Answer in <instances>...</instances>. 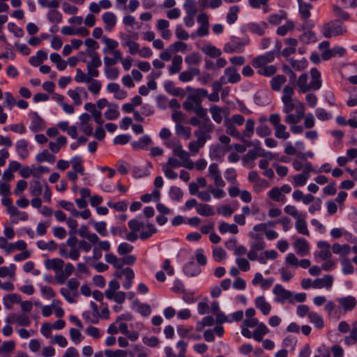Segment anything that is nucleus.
Instances as JSON below:
<instances>
[{
    "mask_svg": "<svg viewBox=\"0 0 357 357\" xmlns=\"http://www.w3.org/2000/svg\"><path fill=\"white\" fill-rule=\"evenodd\" d=\"M244 122L245 118L241 114H234L231 117H226L224 120L226 133L242 142H243L244 137L250 138L254 134L255 121L252 119H248L243 134H241L236 126H242Z\"/></svg>",
    "mask_w": 357,
    "mask_h": 357,
    "instance_id": "obj_1",
    "label": "nucleus"
},
{
    "mask_svg": "<svg viewBox=\"0 0 357 357\" xmlns=\"http://www.w3.org/2000/svg\"><path fill=\"white\" fill-rule=\"evenodd\" d=\"M295 93L294 88L290 85H285L282 89V96L281 98L283 103V112L286 114L291 113L294 109L296 112L305 110L304 104L293 96Z\"/></svg>",
    "mask_w": 357,
    "mask_h": 357,
    "instance_id": "obj_2",
    "label": "nucleus"
},
{
    "mask_svg": "<svg viewBox=\"0 0 357 357\" xmlns=\"http://www.w3.org/2000/svg\"><path fill=\"white\" fill-rule=\"evenodd\" d=\"M183 109L188 112H194L200 118H206L207 109L202 105V100L190 93L187 96L185 100L183 102Z\"/></svg>",
    "mask_w": 357,
    "mask_h": 357,
    "instance_id": "obj_3",
    "label": "nucleus"
},
{
    "mask_svg": "<svg viewBox=\"0 0 357 357\" xmlns=\"http://www.w3.org/2000/svg\"><path fill=\"white\" fill-rule=\"evenodd\" d=\"M321 32L326 38L343 36L347 33L346 26L337 20H331L321 27Z\"/></svg>",
    "mask_w": 357,
    "mask_h": 357,
    "instance_id": "obj_4",
    "label": "nucleus"
},
{
    "mask_svg": "<svg viewBox=\"0 0 357 357\" xmlns=\"http://www.w3.org/2000/svg\"><path fill=\"white\" fill-rule=\"evenodd\" d=\"M203 119L202 125L194 132V135L197 137V141L204 145L207 140L211 139V133L214 130V126L208 116Z\"/></svg>",
    "mask_w": 357,
    "mask_h": 357,
    "instance_id": "obj_5",
    "label": "nucleus"
},
{
    "mask_svg": "<svg viewBox=\"0 0 357 357\" xmlns=\"http://www.w3.org/2000/svg\"><path fill=\"white\" fill-rule=\"evenodd\" d=\"M273 292L276 296L275 301L277 302L283 303L286 300H288L290 303H293L292 293L285 289L281 284H275Z\"/></svg>",
    "mask_w": 357,
    "mask_h": 357,
    "instance_id": "obj_6",
    "label": "nucleus"
},
{
    "mask_svg": "<svg viewBox=\"0 0 357 357\" xmlns=\"http://www.w3.org/2000/svg\"><path fill=\"white\" fill-rule=\"evenodd\" d=\"M208 176L213 181L215 187L223 188L225 186L218 164L212 163L209 165Z\"/></svg>",
    "mask_w": 357,
    "mask_h": 357,
    "instance_id": "obj_7",
    "label": "nucleus"
},
{
    "mask_svg": "<svg viewBox=\"0 0 357 357\" xmlns=\"http://www.w3.org/2000/svg\"><path fill=\"white\" fill-rule=\"evenodd\" d=\"M274 59V53L273 52H269L265 54L254 58L252 61V65L255 68L269 66L268 63L273 62Z\"/></svg>",
    "mask_w": 357,
    "mask_h": 357,
    "instance_id": "obj_8",
    "label": "nucleus"
},
{
    "mask_svg": "<svg viewBox=\"0 0 357 357\" xmlns=\"http://www.w3.org/2000/svg\"><path fill=\"white\" fill-rule=\"evenodd\" d=\"M337 301L340 305V307L345 312L352 310L357 304L356 299L352 296L340 297L338 298Z\"/></svg>",
    "mask_w": 357,
    "mask_h": 357,
    "instance_id": "obj_9",
    "label": "nucleus"
},
{
    "mask_svg": "<svg viewBox=\"0 0 357 357\" xmlns=\"http://www.w3.org/2000/svg\"><path fill=\"white\" fill-rule=\"evenodd\" d=\"M209 112L211 114L213 120L216 123H220L222 121L223 116L225 117L224 119L226 117H229V112L225 111L222 107L218 105L211 107Z\"/></svg>",
    "mask_w": 357,
    "mask_h": 357,
    "instance_id": "obj_10",
    "label": "nucleus"
},
{
    "mask_svg": "<svg viewBox=\"0 0 357 357\" xmlns=\"http://www.w3.org/2000/svg\"><path fill=\"white\" fill-rule=\"evenodd\" d=\"M226 83L235 84L241 80V75L236 68L231 66L226 68L224 70V76Z\"/></svg>",
    "mask_w": 357,
    "mask_h": 357,
    "instance_id": "obj_11",
    "label": "nucleus"
},
{
    "mask_svg": "<svg viewBox=\"0 0 357 357\" xmlns=\"http://www.w3.org/2000/svg\"><path fill=\"white\" fill-rule=\"evenodd\" d=\"M311 80L310 82V91H316L321 87L322 82L321 79V73L315 68L310 70Z\"/></svg>",
    "mask_w": 357,
    "mask_h": 357,
    "instance_id": "obj_12",
    "label": "nucleus"
},
{
    "mask_svg": "<svg viewBox=\"0 0 357 357\" xmlns=\"http://www.w3.org/2000/svg\"><path fill=\"white\" fill-rule=\"evenodd\" d=\"M294 246L296 253L300 256H305L309 252V245L307 241L304 238H298L296 239Z\"/></svg>",
    "mask_w": 357,
    "mask_h": 357,
    "instance_id": "obj_13",
    "label": "nucleus"
},
{
    "mask_svg": "<svg viewBox=\"0 0 357 357\" xmlns=\"http://www.w3.org/2000/svg\"><path fill=\"white\" fill-rule=\"evenodd\" d=\"M45 128V123L43 119L36 112L33 113L30 130L33 132H37L43 130Z\"/></svg>",
    "mask_w": 357,
    "mask_h": 357,
    "instance_id": "obj_14",
    "label": "nucleus"
},
{
    "mask_svg": "<svg viewBox=\"0 0 357 357\" xmlns=\"http://www.w3.org/2000/svg\"><path fill=\"white\" fill-rule=\"evenodd\" d=\"M255 304L263 314L268 315L271 310V305L266 301L264 296H258L255 300Z\"/></svg>",
    "mask_w": 357,
    "mask_h": 357,
    "instance_id": "obj_15",
    "label": "nucleus"
},
{
    "mask_svg": "<svg viewBox=\"0 0 357 357\" xmlns=\"http://www.w3.org/2000/svg\"><path fill=\"white\" fill-rule=\"evenodd\" d=\"M90 119L91 116L87 113H84L79 116L80 128L86 135H91L93 132V128L91 125L89 123Z\"/></svg>",
    "mask_w": 357,
    "mask_h": 357,
    "instance_id": "obj_16",
    "label": "nucleus"
},
{
    "mask_svg": "<svg viewBox=\"0 0 357 357\" xmlns=\"http://www.w3.org/2000/svg\"><path fill=\"white\" fill-rule=\"evenodd\" d=\"M333 278L332 275H326L322 278H318L314 280L313 287L317 289L326 288L329 289L333 284Z\"/></svg>",
    "mask_w": 357,
    "mask_h": 357,
    "instance_id": "obj_17",
    "label": "nucleus"
},
{
    "mask_svg": "<svg viewBox=\"0 0 357 357\" xmlns=\"http://www.w3.org/2000/svg\"><path fill=\"white\" fill-rule=\"evenodd\" d=\"M200 74V70L197 68L190 67L187 70L180 73L178 79L182 82H190L192 80L195 76Z\"/></svg>",
    "mask_w": 357,
    "mask_h": 357,
    "instance_id": "obj_18",
    "label": "nucleus"
},
{
    "mask_svg": "<svg viewBox=\"0 0 357 357\" xmlns=\"http://www.w3.org/2000/svg\"><path fill=\"white\" fill-rule=\"evenodd\" d=\"M308 75L307 73L301 74L296 81V86L298 88L300 93H305L310 91V84H307Z\"/></svg>",
    "mask_w": 357,
    "mask_h": 357,
    "instance_id": "obj_19",
    "label": "nucleus"
},
{
    "mask_svg": "<svg viewBox=\"0 0 357 357\" xmlns=\"http://www.w3.org/2000/svg\"><path fill=\"white\" fill-rule=\"evenodd\" d=\"M102 20L105 24V29L111 31L116 24V17L112 12H106L102 15Z\"/></svg>",
    "mask_w": 357,
    "mask_h": 357,
    "instance_id": "obj_20",
    "label": "nucleus"
},
{
    "mask_svg": "<svg viewBox=\"0 0 357 357\" xmlns=\"http://www.w3.org/2000/svg\"><path fill=\"white\" fill-rule=\"evenodd\" d=\"M267 28V24L264 22H250L248 24V30L259 36H262L264 33L265 29Z\"/></svg>",
    "mask_w": 357,
    "mask_h": 357,
    "instance_id": "obj_21",
    "label": "nucleus"
},
{
    "mask_svg": "<svg viewBox=\"0 0 357 357\" xmlns=\"http://www.w3.org/2000/svg\"><path fill=\"white\" fill-rule=\"evenodd\" d=\"M45 266L47 269L54 270L55 272H57L63 268L64 261L59 258L47 259L45 261Z\"/></svg>",
    "mask_w": 357,
    "mask_h": 357,
    "instance_id": "obj_22",
    "label": "nucleus"
},
{
    "mask_svg": "<svg viewBox=\"0 0 357 357\" xmlns=\"http://www.w3.org/2000/svg\"><path fill=\"white\" fill-rule=\"evenodd\" d=\"M268 195L270 199L273 200L274 202H285L286 197L284 194H282L281 190L279 187H273L268 193Z\"/></svg>",
    "mask_w": 357,
    "mask_h": 357,
    "instance_id": "obj_23",
    "label": "nucleus"
},
{
    "mask_svg": "<svg viewBox=\"0 0 357 357\" xmlns=\"http://www.w3.org/2000/svg\"><path fill=\"white\" fill-rule=\"evenodd\" d=\"M268 333L269 329L267 328V326L264 324L260 323L257 326V328L254 331L252 336L255 340L261 342L262 341L264 335Z\"/></svg>",
    "mask_w": 357,
    "mask_h": 357,
    "instance_id": "obj_24",
    "label": "nucleus"
},
{
    "mask_svg": "<svg viewBox=\"0 0 357 357\" xmlns=\"http://www.w3.org/2000/svg\"><path fill=\"white\" fill-rule=\"evenodd\" d=\"M286 81L287 78L283 75H278L273 77L270 81L271 89L275 91H279Z\"/></svg>",
    "mask_w": 357,
    "mask_h": 357,
    "instance_id": "obj_25",
    "label": "nucleus"
},
{
    "mask_svg": "<svg viewBox=\"0 0 357 357\" xmlns=\"http://www.w3.org/2000/svg\"><path fill=\"white\" fill-rule=\"evenodd\" d=\"M47 59V53L43 50H38L35 56L29 58V63L33 66H38Z\"/></svg>",
    "mask_w": 357,
    "mask_h": 357,
    "instance_id": "obj_26",
    "label": "nucleus"
},
{
    "mask_svg": "<svg viewBox=\"0 0 357 357\" xmlns=\"http://www.w3.org/2000/svg\"><path fill=\"white\" fill-rule=\"evenodd\" d=\"M182 62L183 59L181 56H174L172 61V65L169 67V73L172 75L178 73L181 69Z\"/></svg>",
    "mask_w": 357,
    "mask_h": 357,
    "instance_id": "obj_27",
    "label": "nucleus"
},
{
    "mask_svg": "<svg viewBox=\"0 0 357 357\" xmlns=\"http://www.w3.org/2000/svg\"><path fill=\"white\" fill-rule=\"evenodd\" d=\"M67 144V139L64 136H60L56 139V142H50L49 144L50 149L52 152L56 153L61 148Z\"/></svg>",
    "mask_w": 357,
    "mask_h": 357,
    "instance_id": "obj_28",
    "label": "nucleus"
},
{
    "mask_svg": "<svg viewBox=\"0 0 357 357\" xmlns=\"http://www.w3.org/2000/svg\"><path fill=\"white\" fill-rule=\"evenodd\" d=\"M102 63H96V62H87L86 63V75L91 77V79L93 77H98L99 76V70L98 68L101 66Z\"/></svg>",
    "mask_w": 357,
    "mask_h": 357,
    "instance_id": "obj_29",
    "label": "nucleus"
},
{
    "mask_svg": "<svg viewBox=\"0 0 357 357\" xmlns=\"http://www.w3.org/2000/svg\"><path fill=\"white\" fill-rule=\"evenodd\" d=\"M202 51L204 54H206V55H208V56L212 57V58H218L222 54L221 50L220 49L215 47V46H213L212 45H209V44L204 45L202 47Z\"/></svg>",
    "mask_w": 357,
    "mask_h": 357,
    "instance_id": "obj_30",
    "label": "nucleus"
},
{
    "mask_svg": "<svg viewBox=\"0 0 357 357\" xmlns=\"http://www.w3.org/2000/svg\"><path fill=\"white\" fill-rule=\"evenodd\" d=\"M259 75L264 77H271L277 73V68L274 65H269L255 68Z\"/></svg>",
    "mask_w": 357,
    "mask_h": 357,
    "instance_id": "obj_31",
    "label": "nucleus"
},
{
    "mask_svg": "<svg viewBox=\"0 0 357 357\" xmlns=\"http://www.w3.org/2000/svg\"><path fill=\"white\" fill-rule=\"evenodd\" d=\"M118 108L117 105L109 103V105H108V109L104 114L106 119L114 120L117 119L119 116Z\"/></svg>",
    "mask_w": 357,
    "mask_h": 357,
    "instance_id": "obj_32",
    "label": "nucleus"
},
{
    "mask_svg": "<svg viewBox=\"0 0 357 357\" xmlns=\"http://www.w3.org/2000/svg\"><path fill=\"white\" fill-rule=\"evenodd\" d=\"M333 253L338 254L342 256H347L351 252V248L349 245H340L339 243H334L332 246Z\"/></svg>",
    "mask_w": 357,
    "mask_h": 357,
    "instance_id": "obj_33",
    "label": "nucleus"
},
{
    "mask_svg": "<svg viewBox=\"0 0 357 357\" xmlns=\"http://www.w3.org/2000/svg\"><path fill=\"white\" fill-rule=\"evenodd\" d=\"M295 227L298 233L303 235L309 236L310 232L307 227L306 221L301 216L296 218V222L295 224Z\"/></svg>",
    "mask_w": 357,
    "mask_h": 357,
    "instance_id": "obj_34",
    "label": "nucleus"
},
{
    "mask_svg": "<svg viewBox=\"0 0 357 357\" xmlns=\"http://www.w3.org/2000/svg\"><path fill=\"white\" fill-rule=\"evenodd\" d=\"M152 142L151 137L148 135H144L138 141L133 142L132 146L134 149H142Z\"/></svg>",
    "mask_w": 357,
    "mask_h": 357,
    "instance_id": "obj_35",
    "label": "nucleus"
},
{
    "mask_svg": "<svg viewBox=\"0 0 357 357\" xmlns=\"http://www.w3.org/2000/svg\"><path fill=\"white\" fill-rule=\"evenodd\" d=\"M86 83L88 84V90L93 95L99 93L102 87V84L100 81L90 77Z\"/></svg>",
    "mask_w": 357,
    "mask_h": 357,
    "instance_id": "obj_36",
    "label": "nucleus"
},
{
    "mask_svg": "<svg viewBox=\"0 0 357 357\" xmlns=\"http://www.w3.org/2000/svg\"><path fill=\"white\" fill-rule=\"evenodd\" d=\"M299 5V12L302 17L305 20L308 19L310 17V9L312 6L310 3L303 2L301 0H298Z\"/></svg>",
    "mask_w": 357,
    "mask_h": 357,
    "instance_id": "obj_37",
    "label": "nucleus"
},
{
    "mask_svg": "<svg viewBox=\"0 0 357 357\" xmlns=\"http://www.w3.org/2000/svg\"><path fill=\"white\" fill-rule=\"evenodd\" d=\"M190 153L187 152L186 151H183V152L178 156L182 163V167H184L188 169H194V162L190 159Z\"/></svg>",
    "mask_w": 357,
    "mask_h": 357,
    "instance_id": "obj_38",
    "label": "nucleus"
},
{
    "mask_svg": "<svg viewBox=\"0 0 357 357\" xmlns=\"http://www.w3.org/2000/svg\"><path fill=\"white\" fill-rule=\"evenodd\" d=\"M15 342L13 340L2 342L0 340V354H10L15 350Z\"/></svg>",
    "mask_w": 357,
    "mask_h": 357,
    "instance_id": "obj_39",
    "label": "nucleus"
},
{
    "mask_svg": "<svg viewBox=\"0 0 357 357\" xmlns=\"http://www.w3.org/2000/svg\"><path fill=\"white\" fill-rule=\"evenodd\" d=\"M197 212L202 216H211L214 214L213 207L208 204H199L197 206Z\"/></svg>",
    "mask_w": 357,
    "mask_h": 357,
    "instance_id": "obj_40",
    "label": "nucleus"
},
{
    "mask_svg": "<svg viewBox=\"0 0 357 357\" xmlns=\"http://www.w3.org/2000/svg\"><path fill=\"white\" fill-rule=\"evenodd\" d=\"M36 159L38 162L47 161L50 163H54L56 160L55 156L50 153L47 150H45L38 153Z\"/></svg>",
    "mask_w": 357,
    "mask_h": 357,
    "instance_id": "obj_41",
    "label": "nucleus"
},
{
    "mask_svg": "<svg viewBox=\"0 0 357 357\" xmlns=\"http://www.w3.org/2000/svg\"><path fill=\"white\" fill-rule=\"evenodd\" d=\"M304 116V112L299 111L296 112V114L294 115L291 113L287 114L285 117V122L288 124L294 125L298 123Z\"/></svg>",
    "mask_w": 357,
    "mask_h": 357,
    "instance_id": "obj_42",
    "label": "nucleus"
},
{
    "mask_svg": "<svg viewBox=\"0 0 357 357\" xmlns=\"http://www.w3.org/2000/svg\"><path fill=\"white\" fill-rule=\"evenodd\" d=\"M309 319L310 321L317 328L321 329L324 326V319L318 314L317 312H311L310 314H309Z\"/></svg>",
    "mask_w": 357,
    "mask_h": 357,
    "instance_id": "obj_43",
    "label": "nucleus"
},
{
    "mask_svg": "<svg viewBox=\"0 0 357 357\" xmlns=\"http://www.w3.org/2000/svg\"><path fill=\"white\" fill-rule=\"evenodd\" d=\"M16 266L15 264H11L8 267H0V278H5L9 276L11 278H15Z\"/></svg>",
    "mask_w": 357,
    "mask_h": 357,
    "instance_id": "obj_44",
    "label": "nucleus"
},
{
    "mask_svg": "<svg viewBox=\"0 0 357 357\" xmlns=\"http://www.w3.org/2000/svg\"><path fill=\"white\" fill-rule=\"evenodd\" d=\"M175 130L178 135L183 136L185 139H188L191 136V128L178 123L175 126Z\"/></svg>",
    "mask_w": 357,
    "mask_h": 357,
    "instance_id": "obj_45",
    "label": "nucleus"
},
{
    "mask_svg": "<svg viewBox=\"0 0 357 357\" xmlns=\"http://www.w3.org/2000/svg\"><path fill=\"white\" fill-rule=\"evenodd\" d=\"M309 177L310 174H308L307 172H303L301 174L294 176L293 180L294 186L299 187L304 185L306 183Z\"/></svg>",
    "mask_w": 357,
    "mask_h": 357,
    "instance_id": "obj_46",
    "label": "nucleus"
},
{
    "mask_svg": "<svg viewBox=\"0 0 357 357\" xmlns=\"http://www.w3.org/2000/svg\"><path fill=\"white\" fill-rule=\"evenodd\" d=\"M102 42L105 44L106 47L103 48L102 51L105 53H108L110 51H114L119 46V43L114 39L107 37L102 38Z\"/></svg>",
    "mask_w": 357,
    "mask_h": 357,
    "instance_id": "obj_47",
    "label": "nucleus"
},
{
    "mask_svg": "<svg viewBox=\"0 0 357 357\" xmlns=\"http://www.w3.org/2000/svg\"><path fill=\"white\" fill-rule=\"evenodd\" d=\"M146 230H142L139 234V238L142 240H146L150 238L153 234L156 233L157 229L154 227L153 225L151 223H147L146 225Z\"/></svg>",
    "mask_w": 357,
    "mask_h": 357,
    "instance_id": "obj_48",
    "label": "nucleus"
},
{
    "mask_svg": "<svg viewBox=\"0 0 357 357\" xmlns=\"http://www.w3.org/2000/svg\"><path fill=\"white\" fill-rule=\"evenodd\" d=\"M183 6L187 15L195 16L197 14V8L195 0H186Z\"/></svg>",
    "mask_w": 357,
    "mask_h": 357,
    "instance_id": "obj_49",
    "label": "nucleus"
},
{
    "mask_svg": "<svg viewBox=\"0 0 357 357\" xmlns=\"http://www.w3.org/2000/svg\"><path fill=\"white\" fill-rule=\"evenodd\" d=\"M27 145L28 144L25 140H20L16 144L17 152L22 158H26L29 155Z\"/></svg>",
    "mask_w": 357,
    "mask_h": 357,
    "instance_id": "obj_50",
    "label": "nucleus"
},
{
    "mask_svg": "<svg viewBox=\"0 0 357 357\" xmlns=\"http://www.w3.org/2000/svg\"><path fill=\"white\" fill-rule=\"evenodd\" d=\"M214 324V319L211 316H207L202 319L201 321L197 323L196 330L202 331L206 326H211Z\"/></svg>",
    "mask_w": 357,
    "mask_h": 357,
    "instance_id": "obj_51",
    "label": "nucleus"
},
{
    "mask_svg": "<svg viewBox=\"0 0 357 357\" xmlns=\"http://www.w3.org/2000/svg\"><path fill=\"white\" fill-rule=\"evenodd\" d=\"M219 231L222 234L229 231L235 234L238 233V227L235 224L229 225L226 222H221L219 225Z\"/></svg>",
    "mask_w": 357,
    "mask_h": 357,
    "instance_id": "obj_52",
    "label": "nucleus"
},
{
    "mask_svg": "<svg viewBox=\"0 0 357 357\" xmlns=\"http://www.w3.org/2000/svg\"><path fill=\"white\" fill-rule=\"evenodd\" d=\"M201 61L202 56L198 52H192L185 58V63L190 66L197 65L201 62Z\"/></svg>",
    "mask_w": 357,
    "mask_h": 357,
    "instance_id": "obj_53",
    "label": "nucleus"
},
{
    "mask_svg": "<svg viewBox=\"0 0 357 357\" xmlns=\"http://www.w3.org/2000/svg\"><path fill=\"white\" fill-rule=\"evenodd\" d=\"M238 12L239 7L238 6H231L227 15V22L230 24L234 23L237 20Z\"/></svg>",
    "mask_w": 357,
    "mask_h": 357,
    "instance_id": "obj_54",
    "label": "nucleus"
},
{
    "mask_svg": "<svg viewBox=\"0 0 357 357\" xmlns=\"http://www.w3.org/2000/svg\"><path fill=\"white\" fill-rule=\"evenodd\" d=\"M105 261L108 264L113 265L116 268H120L123 266V262L121 261V259H118L112 253L105 255Z\"/></svg>",
    "mask_w": 357,
    "mask_h": 357,
    "instance_id": "obj_55",
    "label": "nucleus"
},
{
    "mask_svg": "<svg viewBox=\"0 0 357 357\" xmlns=\"http://www.w3.org/2000/svg\"><path fill=\"white\" fill-rule=\"evenodd\" d=\"M287 128L284 125L281 124L275 128V136L278 139H287L289 137V133L286 130Z\"/></svg>",
    "mask_w": 357,
    "mask_h": 357,
    "instance_id": "obj_56",
    "label": "nucleus"
},
{
    "mask_svg": "<svg viewBox=\"0 0 357 357\" xmlns=\"http://www.w3.org/2000/svg\"><path fill=\"white\" fill-rule=\"evenodd\" d=\"M43 192V185L38 181H34L30 186V192L33 197H39Z\"/></svg>",
    "mask_w": 357,
    "mask_h": 357,
    "instance_id": "obj_57",
    "label": "nucleus"
},
{
    "mask_svg": "<svg viewBox=\"0 0 357 357\" xmlns=\"http://www.w3.org/2000/svg\"><path fill=\"white\" fill-rule=\"evenodd\" d=\"M292 68L295 70L301 71L304 70L307 66V61L305 59L302 60H289Z\"/></svg>",
    "mask_w": 357,
    "mask_h": 357,
    "instance_id": "obj_58",
    "label": "nucleus"
},
{
    "mask_svg": "<svg viewBox=\"0 0 357 357\" xmlns=\"http://www.w3.org/2000/svg\"><path fill=\"white\" fill-rule=\"evenodd\" d=\"M340 261L342 266V272L344 274L354 273V268L349 259L344 257L341 259Z\"/></svg>",
    "mask_w": 357,
    "mask_h": 357,
    "instance_id": "obj_59",
    "label": "nucleus"
},
{
    "mask_svg": "<svg viewBox=\"0 0 357 357\" xmlns=\"http://www.w3.org/2000/svg\"><path fill=\"white\" fill-rule=\"evenodd\" d=\"M172 199L179 201L182 199L183 193L181 189L176 186H172L169 192Z\"/></svg>",
    "mask_w": 357,
    "mask_h": 357,
    "instance_id": "obj_60",
    "label": "nucleus"
},
{
    "mask_svg": "<svg viewBox=\"0 0 357 357\" xmlns=\"http://www.w3.org/2000/svg\"><path fill=\"white\" fill-rule=\"evenodd\" d=\"M106 297L110 300L113 299L115 302L118 303H122L125 301L126 294L123 291L114 292L113 294L109 292L108 294H107Z\"/></svg>",
    "mask_w": 357,
    "mask_h": 357,
    "instance_id": "obj_61",
    "label": "nucleus"
},
{
    "mask_svg": "<svg viewBox=\"0 0 357 357\" xmlns=\"http://www.w3.org/2000/svg\"><path fill=\"white\" fill-rule=\"evenodd\" d=\"M122 45L128 47L129 48V53L132 55L139 53L140 50L139 43L131 40H128L127 42L123 43Z\"/></svg>",
    "mask_w": 357,
    "mask_h": 357,
    "instance_id": "obj_62",
    "label": "nucleus"
},
{
    "mask_svg": "<svg viewBox=\"0 0 357 357\" xmlns=\"http://www.w3.org/2000/svg\"><path fill=\"white\" fill-rule=\"evenodd\" d=\"M344 342L347 345L355 344L357 342V329H351L350 334L344 338Z\"/></svg>",
    "mask_w": 357,
    "mask_h": 357,
    "instance_id": "obj_63",
    "label": "nucleus"
},
{
    "mask_svg": "<svg viewBox=\"0 0 357 357\" xmlns=\"http://www.w3.org/2000/svg\"><path fill=\"white\" fill-rule=\"evenodd\" d=\"M105 355L106 357H126L128 352L121 349L116 351L107 349L105 351Z\"/></svg>",
    "mask_w": 357,
    "mask_h": 357,
    "instance_id": "obj_64",
    "label": "nucleus"
}]
</instances>
